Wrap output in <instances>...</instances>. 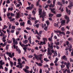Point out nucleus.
<instances>
[{"label": "nucleus", "mask_w": 73, "mask_h": 73, "mask_svg": "<svg viewBox=\"0 0 73 73\" xmlns=\"http://www.w3.org/2000/svg\"><path fill=\"white\" fill-rule=\"evenodd\" d=\"M34 56H35V58L38 61L39 60H40L41 63H42V60H41L42 58V54H39V55H36L35 54H34Z\"/></svg>", "instance_id": "nucleus-1"}, {"label": "nucleus", "mask_w": 73, "mask_h": 73, "mask_svg": "<svg viewBox=\"0 0 73 73\" xmlns=\"http://www.w3.org/2000/svg\"><path fill=\"white\" fill-rule=\"evenodd\" d=\"M64 65H66L67 69H69V68L71 66V64H70V62H68L67 63L66 62H64Z\"/></svg>", "instance_id": "nucleus-2"}, {"label": "nucleus", "mask_w": 73, "mask_h": 73, "mask_svg": "<svg viewBox=\"0 0 73 73\" xmlns=\"http://www.w3.org/2000/svg\"><path fill=\"white\" fill-rule=\"evenodd\" d=\"M6 54H8L9 57L11 58H13V57H14L15 56L14 52H13L12 54L10 52H6Z\"/></svg>", "instance_id": "nucleus-3"}, {"label": "nucleus", "mask_w": 73, "mask_h": 73, "mask_svg": "<svg viewBox=\"0 0 73 73\" xmlns=\"http://www.w3.org/2000/svg\"><path fill=\"white\" fill-rule=\"evenodd\" d=\"M31 17V15L29 14V19L30 20H34L35 21L36 20V17L33 18V17Z\"/></svg>", "instance_id": "nucleus-4"}, {"label": "nucleus", "mask_w": 73, "mask_h": 73, "mask_svg": "<svg viewBox=\"0 0 73 73\" xmlns=\"http://www.w3.org/2000/svg\"><path fill=\"white\" fill-rule=\"evenodd\" d=\"M56 2V0H54L53 1V4L52 5L51 3L50 4V5L49 6L50 7H54V5H55V2Z\"/></svg>", "instance_id": "nucleus-5"}, {"label": "nucleus", "mask_w": 73, "mask_h": 73, "mask_svg": "<svg viewBox=\"0 0 73 73\" xmlns=\"http://www.w3.org/2000/svg\"><path fill=\"white\" fill-rule=\"evenodd\" d=\"M64 18L66 19V24L68 23L70 21V20H69V17H68L67 15H66L64 16Z\"/></svg>", "instance_id": "nucleus-6"}, {"label": "nucleus", "mask_w": 73, "mask_h": 73, "mask_svg": "<svg viewBox=\"0 0 73 73\" xmlns=\"http://www.w3.org/2000/svg\"><path fill=\"white\" fill-rule=\"evenodd\" d=\"M31 7L29 6V7H27L26 8V9H30V10H31V9H32V8H33V5L32 4L31 5Z\"/></svg>", "instance_id": "nucleus-7"}, {"label": "nucleus", "mask_w": 73, "mask_h": 73, "mask_svg": "<svg viewBox=\"0 0 73 73\" xmlns=\"http://www.w3.org/2000/svg\"><path fill=\"white\" fill-rule=\"evenodd\" d=\"M17 61L18 62L17 63L18 64H19L20 65H22V64H21V59L20 58H19V59H17Z\"/></svg>", "instance_id": "nucleus-8"}, {"label": "nucleus", "mask_w": 73, "mask_h": 73, "mask_svg": "<svg viewBox=\"0 0 73 73\" xmlns=\"http://www.w3.org/2000/svg\"><path fill=\"white\" fill-rule=\"evenodd\" d=\"M66 11L68 15H70V12H71V11L70 10H69L68 11V8H67V7L66 8Z\"/></svg>", "instance_id": "nucleus-9"}, {"label": "nucleus", "mask_w": 73, "mask_h": 73, "mask_svg": "<svg viewBox=\"0 0 73 73\" xmlns=\"http://www.w3.org/2000/svg\"><path fill=\"white\" fill-rule=\"evenodd\" d=\"M62 59L63 60H64L65 61H67V58L65 55L63 56L62 57Z\"/></svg>", "instance_id": "nucleus-10"}, {"label": "nucleus", "mask_w": 73, "mask_h": 73, "mask_svg": "<svg viewBox=\"0 0 73 73\" xmlns=\"http://www.w3.org/2000/svg\"><path fill=\"white\" fill-rule=\"evenodd\" d=\"M23 64H25V61H23L21 62V64H22V65H20V68H21V69H22V67H23V66L24 65H23Z\"/></svg>", "instance_id": "nucleus-11"}, {"label": "nucleus", "mask_w": 73, "mask_h": 73, "mask_svg": "<svg viewBox=\"0 0 73 73\" xmlns=\"http://www.w3.org/2000/svg\"><path fill=\"white\" fill-rule=\"evenodd\" d=\"M73 4L72 3V2H71V4H70V5L68 6V7L70 9H71L72 8V7H73Z\"/></svg>", "instance_id": "nucleus-12"}, {"label": "nucleus", "mask_w": 73, "mask_h": 73, "mask_svg": "<svg viewBox=\"0 0 73 73\" xmlns=\"http://www.w3.org/2000/svg\"><path fill=\"white\" fill-rule=\"evenodd\" d=\"M23 70L25 71V72H26V73H29V70L26 69V68H24L23 69Z\"/></svg>", "instance_id": "nucleus-13"}, {"label": "nucleus", "mask_w": 73, "mask_h": 73, "mask_svg": "<svg viewBox=\"0 0 73 73\" xmlns=\"http://www.w3.org/2000/svg\"><path fill=\"white\" fill-rule=\"evenodd\" d=\"M39 11V15H40L42 13V9H38Z\"/></svg>", "instance_id": "nucleus-14"}, {"label": "nucleus", "mask_w": 73, "mask_h": 73, "mask_svg": "<svg viewBox=\"0 0 73 73\" xmlns=\"http://www.w3.org/2000/svg\"><path fill=\"white\" fill-rule=\"evenodd\" d=\"M48 47H49L48 48H50V49H53V46H50V44L49 42H48Z\"/></svg>", "instance_id": "nucleus-15"}, {"label": "nucleus", "mask_w": 73, "mask_h": 73, "mask_svg": "<svg viewBox=\"0 0 73 73\" xmlns=\"http://www.w3.org/2000/svg\"><path fill=\"white\" fill-rule=\"evenodd\" d=\"M28 42V40L27 39H26L25 40H24L23 41V44H27Z\"/></svg>", "instance_id": "nucleus-16"}, {"label": "nucleus", "mask_w": 73, "mask_h": 73, "mask_svg": "<svg viewBox=\"0 0 73 73\" xmlns=\"http://www.w3.org/2000/svg\"><path fill=\"white\" fill-rule=\"evenodd\" d=\"M46 13L45 12H44V11H43L42 12V15H40V17H42V16H45L46 15H45Z\"/></svg>", "instance_id": "nucleus-17"}, {"label": "nucleus", "mask_w": 73, "mask_h": 73, "mask_svg": "<svg viewBox=\"0 0 73 73\" xmlns=\"http://www.w3.org/2000/svg\"><path fill=\"white\" fill-rule=\"evenodd\" d=\"M5 64V62H3V60H0V64H1V65H4Z\"/></svg>", "instance_id": "nucleus-18"}, {"label": "nucleus", "mask_w": 73, "mask_h": 73, "mask_svg": "<svg viewBox=\"0 0 73 73\" xmlns=\"http://www.w3.org/2000/svg\"><path fill=\"white\" fill-rule=\"evenodd\" d=\"M55 10L54 8L52 9L51 10V12L53 13H56V11H54Z\"/></svg>", "instance_id": "nucleus-19"}, {"label": "nucleus", "mask_w": 73, "mask_h": 73, "mask_svg": "<svg viewBox=\"0 0 73 73\" xmlns=\"http://www.w3.org/2000/svg\"><path fill=\"white\" fill-rule=\"evenodd\" d=\"M59 34L60 36H62V35L61 34H62L64 35H65V33H64V32L63 31H62V32H61V31H59Z\"/></svg>", "instance_id": "nucleus-20"}, {"label": "nucleus", "mask_w": 73, "mask_h": 73, "mask_svg": "<svg viewBox=\"0 0 73 73\" xmlns=\"http://www.w3.org/2000/svg\"><path fill=\"white\" fill-rule=\"evenodd\" d=\"M21 41H19V44L20 45L22 46V47H23V46H24V44H22Z\"/></svg>", "instance_id": "nucleus-21"}, {"label": "nucleus", "mask_w": 73, "mask_h": 73, "mask_svg": "<svg viewBox=\"0 0 73 73\" xmlns=\"http://www.w3.org/2000/svg\"><path fill=\"white\" fill-rule=\"evenodd\" d=\"M57 4L58 5H61V7H62V4H61V3L60 2H57Z\"/></svg>", "instance_id": "nucleus-22"}, {"label": "nucleus", "mask_w": 73, "mask_h": 73, "mask_svg": "<svg viewBox=\"0 0 73 73\" xmlns=\"http://www.w3.org/2000/svg\"><path fill=\"white\" fill-rule=\"evenodd\" d=\"M59 10H60V11L62 12L64 11V7L61 9V7H60L59 8Z\"/></svg>", "instance_id": "nucleus-23"}, {"label": "nucleus", "mask_w": 73, "mask_h": 73, "mask_svg": "<svg viewBox=\"0 0 73 73\" xmlns=\"http://www.w3.org/2000/svg\"><path fill=\"white\" fill-rule=\"evenodd\" d=\"M44 61H45L46 62H48L49 61V60L46 58H44Z\"/></svg>", "instance_id": "nucleus-24"}, {"label": "nucleus", "mask_w": 73, "mask_h": 73, "mask_svg": "<svg viewBox=\"0 0 73 73\" xmlns=\"http://www.w3.org/2000/svg\"><path fill=\"white\" fill-rule=\"evenodd\" d=\"M12 40L13 41V44H15V42L16 41V39H15V38H13Z\"/></svg>", "instance_id": "nucleus-25"}, {"label": "nucleus", "mask_w": 73, "mask_h": 73, "mask_svg": "<svg viewBox=\"0 0 73 73\" xmlns=\"http://www.w3.org/2000/svg\"><path fill=\"white\" fill-rule=\"evenodd\" d=\"M27 24H28L29 25H32V23H31V21L29 20H28L27 21Z\"/></svg>", "instance_id": "nucleus-26"}, {"label": "nucleus", "mask_w": 73, "mask_h": 73, "mask_svg": "<svg viewBox=\"0 0 73 73\" xmlns=\"http://www.w3.org/2000/svg\"><path fill=\"white\" fill-rule=\"evenodd\" d=\"M61 14H58L56 15V16L58 17H61Z\"/></svg>", "instance_id": "nucleus-27"}, {"label": "nucleus", "mask_w": 73, "mask_h": 73, "mask_svg": "<svg viewBox=\"0 0 73 73\" xmlns=\"http://www.w3.org/2000/svg\"><path fill=\"white\" fill-rule=\"evenodd\" d=\"M48 55H50V56L52 54V52H50V51L49 52H48L47 53Z\"/></svg>", "instance_id": "nucleus-28"}, {"label": "nucleus", "mask_w": 73, "mask_h": 73, "mask_svg": "<svg viewBox=\"0 0 73 73\" xmlns=\"http://www.w3.org/2000/svg\"><path fill=\"white\" fill-rule=\"evenodd\" d=\"M9 44H7L6 46V50H8L9 49Z\"/></svg>", "instance_id": "nucleus-29"}, {"label": "nucleus", "mask_w": 73, "mask_h": 73, "mask_svg": "<svg viewBox=\"0 0 73 73\" xmlns=\"http://www.w3.org/2000/svg\"><path fill=\"white\" fill-rule=\"evenodd\" d=\"M60 23H62V24H65V20H63L62 21H61Z\"/></svg>", "instance_id": "nucleus-30"}, {"label": "nucleus", "mask_w": 73, "mask_h": 73, "mask_svg": "<svg viewBox=\"0 0 73 73\" xmlns=\"http://www.w3.org/2000/svg\"><path fill=\"white\" fill-rule=\"evenodd\" d=\"M43 40V41H47V38H42Z\"/></svg>", "instance_id": "nucleus-31"}, {"label": "nucleus", "mask_w": 73, "mask_h": 73, "mask_svg": "<svg viewBox=\"0 0 73 73\" xmlns=\"http://www.w3.org/2000/svg\"><path fill=\"white\" fill-rule=\"evenodd\" d=\"M24 24H25V22H23V23H20V25L21 26H22V25L24 26Z\"/></svg>", "instance_id": "nucleus-32"}, {"label": "nucleus", "mask_w": 73, "mask_h": 73, "mask_svg": "<svg viewBox=\"0 0 73 73\" xmlns=\"http://www.w3.org/2000/svg\"><path fill=\"white\" fill-rule=\"evenodd\" d=\"M9 29H11V26H12V25H11V24H9Z\"/></svg>", "instance_id": "nucleus-33"}, {"label": "nucleus", "mask_w": 73, "mask_h": 73, "mask_svg": "<svg viewBox=\"0 0 73 73\" xmlns=\"http://www.w3.org/2000/svg\"><path fill=\"white\" fill-rule=\"evenodd\" d=\"M54 26L55 27H58V25L57 23H55L54 24Z\"/></svg>", "instance_id": "nucleus-34"}, {"label": "nucleus", "mask_w": 73, "mask_h": 73, "mask_svg": "<svg viewBox=\"0 0 73 73\" xmlns=\"http://www.w3.org/2000/svg\"><path fill=\"white\" fill-rule=\"evenodd\" d=\"M46 23L47 26L49 25V20L46 21Z\"/></svg>", "instance_id": "nucleus-35"}, {"label": "nucleus", "mask_w": 73, "mask_h": 73, "mask_svg": "<svg viewBox=\"0 0 73 73\" xmlns=\"http://www.w3.org/2000/svg\"><path fill=\"white\" fill-rule=\"evenodd\" d=\"M27 48L26 47H25L23 48V49L24 50V52H25L27 51Z\"/></svg>", "instance_id": "nucleus-36"}, {"label": "nucleus", "mask_w": 73, "mask_h": 73, "mask_svg": "<svg viewBox=\"0 0 73 73\" xmlns=\"http://www.w3.org/2000/svg\"><path fill=\"white\" fill-rule=\"evenodd\" d=\"M61 29L62 31H65V29H64V27H62L61 28Z\"/></svg>", "instance_id": "nucleus-37"}, {"label": "nucleus", "mask_w": 73, "mask_h": 73, "mask_svg": "<svg viewBox=\"0 0 73 73\" xmlns=\"http://www.w3.org/2000/svg\"><path fill=\"white\" fill-rule=\"evenodd\" d=\"M62 0V3L63 4H65V0Z\"/></svg>", "instance_id": "nucleus-38"}, {"label": "nucleus", "mask_w": 73, "mask_h": 73, "mask_svg": "<svg viewBox=\"0 0 73 73\" xmlns=\"http://www.w3.org/2000/svg\"><path fill=\"white\" fill-rule=\"evenodd\" d=\"M60 66L62 69V68H64V67H65V65H64L63 64H62L61 65H60Z\"/></svg>", "instance_id": "nucleus-39"}, {"label": "nucleus", "mask_w": 73, "mask_h": 73, "mask_svg": "<svg viewBox=\"0 0 73 73\" xmlns=\"http://www.w3.org/2000/svg\"><path fill=\"white\" fill-rule=\"evenodd\" d=\"M6 3L7 4H9L11 2H10V1L9 0H7L6 1Z\"/></svg>", "instance_id": "nucleus-40"}, {"label": "nucleus", "mask_w": 73, "mask_h": 73, "mask_svg": "<svg viewBox=\"0 0 73 73\" xmlns=\"http://www.w3.org/2000/svg\"><path fill=\"white\" fill-rule=\"evenodd\" d=\"M10 15H11V14L10 13H7V17H9V16H10Z\"/></svg>", "instance_id": "nucleus-41"}, {"label": "nucleus", "mask_w": 73, "mask_h": 73, "mask_svg": "<svg viewBox=\"0 0 73 73\" xmlns=\"http://www.w3.org/2000/svg\"><path fill=\"white\" fill-rule=\"evenodd\" d=\"M68 41H73V39L72 38H68Z\"/></svg>", "instance_id": "nucleus-42"}, {"label": "nucleus", "mask_w": 73, "mask_h": 73, "mask_svg": "<svg viewBox=\"0 0 73 73\" xmlns=\"http://www.w3.org/2000/svg\"><path fill=\"white\" fill-rule=\"evenodd\" d=\"M60 30H58V31H54V32L55 33H60Z\"/></svg>", "instance_id": "nucleus-43"}, {"label": "nucleus", "mask_w": 73, "mask_h": 73, "mask_svg": "<svg viewBox=\"0 0 73 73\" xmlns=\"http://www.w3.org/2000/svg\"><path fill=\"white\" fill-rule=\"evenodd\" d=\"M17 18H19L20 16V14H19V13H17Z\"/></svg>", "instance_id": "nucleus-44"}, {"label": "nucleus", "mask_w": 73, "mask_h": 73, "mask_svg": "<svg viewBox=\"0 0 73 73\" xmlns=\"http://www.w3.org/2000/svg\"><path fill=\"white\" fill-rule=\"evenodd\" d=\"M68 46L69 48H72V44H69V45Z\"/></svg>", "instance_id": "nucleus-45"}, {"label": "nucleus", "mask_w": 73, "mask_h": 73, "mask_svg": "<svg viewBox=\"0 0 73 73\" xmlns=\"http://www.w3.org/2000/svg\"><path fill=\"white\" fill-rule=\"evenodd\" d=\"M54 53V54L55 56H57V53L56 51H55Z\"/></svg>", "instance_id": "nucleus-46"}, {"label": "nucleus", "mask_w": 73, "mask_h": 73, "mask_svg": "<svg viewBox=\"0 0 73 73\" xmlns=\"http://www.w3.org/2000/svg\"><path fill=\"white\" fill-rule=\"evenodd\" d=\"M56 45H60V42H56Z\"/></svg>", "instance_id": "nucleus-47"}, {"label": "nucleus", "mask_w": 73, "mask_h": 73, "mask_svg": "<svg viewBox=\"0 0 73 73\" xmlns=\"http://www.w3.org/2000/svg\"><path fill=\"white\" fill-rule=\"evenodd\" d=\"M22 60H25V61H27V60L26 59H25V57H24L23 56L22 57Z\"/></svg>", "instance_id": "nucleus-48"}, {"label": "nucleus", "mask_w": 73, "mask_h": 73, "mask_svg": "<svg viewBox=\"0 0 73 73\" xmlns=\"http://www.w3.org/2000/svg\"><path fill=\"white\" fill-rule=\"evenodd\" d=\"M17 0L18 1V3H19V4H21V5H22V3H21V2L20 1L21 0Z\"/></svg>", "instance_id": "nucleus-49"}, {"label": "nucleus", "mask_w": 73, "mask_h": 73, "mask_svg": "<svg viewBox=\"0 0 73 73\" xmlns=\"http://www.w3.org/2000/svg\"><path fill=\"white\" fill-rule=\"evenodd\" d=\"M66 44L67 45H68L69 44V42L68 41H66Z\"/></svg>", "instance_id": "nucleus-50"}, {"label": "nucleus", "mask_w": 73, "mask_h": 73, "mask_svg": "<svg viewBox=\"0 0 73 73\" xmlns=\"http://www.w3.org/2000/svg\"><path fill=\"white\" fill-rule=\"evenodd\" d=\"M37 34V35H39V34H38V32H37V30H35V35H36V34Z\"/></svg>", "instance_id": "nucleus-51"}, {"label": "nucleus", "mask_w": 73, "mask_h": 73, "mask_svg": "<svg viewBox=\"0 0 73 73\" xmlns=\"http://www.w3.org/2000/svg\"><path fill=\"white\" fill-rule=\"evenodd\" d=\"M7 28H8V27L6 26V25H5L4 26V27L3 28V29H5Z\"/></svg>", "instance_id": "nucleus-52"}, {"label": "nucleus", "mask_w": 73, "mask_h": 73, "mask_svg": "<svg viewBox=\"0 0 73 73\" xmlns=\"http://www.w3.org/2000/svg\"><path fill=\"white\" fill-rule=\"evenodd\" d=\"M12 29H15V26H12L11 27Z\"/></svg>", "instance_id": "nucleus-53"}, {"label": "nucleus", "mask_w": 73, "mask_h": 73, "mask_svg": "<svg viewBox=\"0 0 73 73\" xmlns=\"http://www.w3.org/2000/svg\"><path fill=\"white\" fill-rule=\"evenodd\" d=\"M14 32H15V30H12L10 31L11 33H14Z\"/></svg>", "instance_id": "nucleus-54"}, {"label": "nucleus", "mask_w": 73, "mask_h": 73, "mask_svg": "<svg viewBox=\"0 0 73 73\" xmlns=\"http://www.w3.org/2000/svg\"><path fill=\"white\" fill-rule=\"evenodd\" d=\"M42 64L40 63H39L38 64V66H42Z\"/></svg>", "instance_id": "nucleus-55"}, {"label": "nucleus", "mask_w": 73, "mask_h": 73, "mask_svg": "<svg viewBox=\"0 0 73 73\" xmlns=\"http://www.w3.org/2000/svg\"><path fill=\"white\" fill-rule=\"evenodd\" d=\"M32 13L33 14V15H35V14L36 13V12H35V11H33Z\"/></svg>", "instance_id": "nucleus-56"}, {"label": "nucleus", "mask_w": 73, "mask_h": 73, "mask_svg": "<svg viewBox=\"0 0 73 73\" xmlns=\"http://www.w3.org/2000/svg\"><path fill=\"white\" fill-rule=\"evenodd\" d=\"M35 26H36V27L37 28H38V27H39V24H36L35 25Z\"/></svg>", "instance_id": "nucleus-57"}, {"label": "nucleus", "mask_w": 73, "mask_h": 73, "mask_svg": "<svg viewBox=\"0 0 73 73\" xmlns=\"http://www.w3.org/2000/svg\"><path fill=\"white\" fill-rule=\"evenodd\" d=\"M53 16V14H49V17H52Z\"/></svg>", "instance_id": "nucleus-58"}, {"label": "nucleus", "mask_w": 73, "mask_h": 73, "mask_svg": "<svg viewBox=\"0 0 73 73\" xmlns=\"http://www.w3.org/2000/svg\"><path fill=\"white\" fill-rule=\"evenodd\" d=\"M70 32H69V31H67L66 33V34H68V35L70 34Z\"/></svg>", "instance_id": "nucleus-59"}, {"label": "nucleus", "mask_w": 73, "mask_h": 73, "mask_svg": "<svg viewBox=\"0 0 73 73\" xmlns=\"http://www.w3.org/2000/svg\"><path fill=\"white\" fill-rule=\"evenodd\" d=\"M11 17L15 16V14H13V13H11Z\"/></svg>", "instance_id": "nucleus-60"}, {"label": "nucleus", "mask_w": 73, "mask_h": 73, "mask_svg": "<svg viewBox=\"0 0 73 73\" xmlns=\"http://www.w3.org/2000/svg\"><path fill=\"white\" fill-rule=\"evenodd\" d=\"M19 33H20V32H19V31H17L16 32V35H18Z\"/></svg>", "instance_id": "nucleus-61"}, {"label": "nucleus", "mask_w": 73, "mask_h": 73, "mask_svg": "<svg viewBox=\"0 0 73 73\" xmlns=\"http://www.w3.org/2000/svg\"><path fill=\"white\" fill-rule=\"evenodd\" d=\"M48 26H47L46 27H45V28H44V29L45 31H47L48 29Z\"/></svg>", "instance_id": "nucleus-62"}, {"label": "nucleus", "mask_w": 73, "mask_h": 73, "mask_svg": "<svg viewBox=\"0 0 73 73\" xmlns=\"http://www.w3.org/2000/svg\"><path fill=\"white\" fill-rule=\"evenodd\" d=\"M47 52H50V48H48Z\"/></svg>", "instance_id": "nucleus-63"}, {"label": "nucleus", "mask_w": 73, "mask_h": 73, "mask_svg": "<svg viewBox=\"0 0 73 73\" xmlns=\"http://www.w3.org/2000/svg\"><path fill=\"white\" fill-rule=\"evenodd\" d=\"M31 36H29L28 38V40H31Z\"/></svg>", "instance_id": "nucleus-64"}]
</instances>
